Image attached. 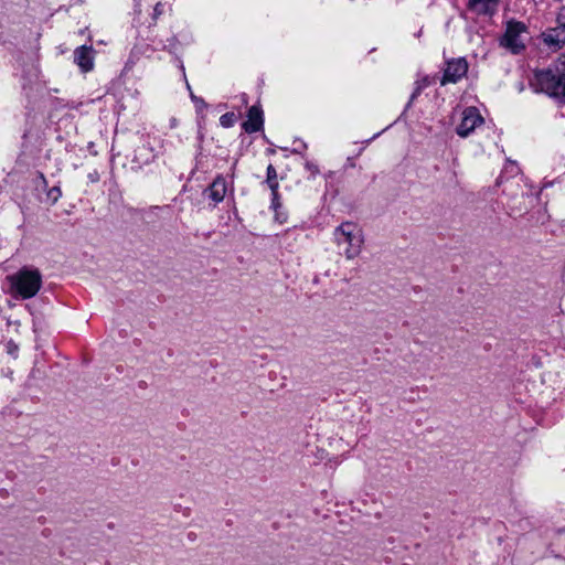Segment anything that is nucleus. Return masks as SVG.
<instances>
[{
  "label": "nucleus",
  "mask_w": 565,
  "mask_h": 565,
  "mask_svg": "<svg viewBox=\"0 0 565 565\" xmlns=\"http://www.w3.org/2000/svg\"><path fill=\"white\" fill-rule=\"evenodd\" d=\"M483 124V117L476 107H467L461 113V119L456 128V132L462 137H468L477 127Z\"/></svg>",
  "instance_id": "nucleus-5"
},
{
  "label": "nucleus",
  "mask_w": 565,
  "mask_h": 565,
  "mask_svg": "<svg viewBox=\"0 0 565 565\" xmlns=\"http://www.w3.org/2000/svg\"><path fill=\"white\" fill-rule=\"evenodd\" d=\"M333 239L341 254L348 260L355 259L364 246V233L362 228L353 222H343L334 228Z\"/></svg>",
  "instance_id": "nucleus-1"
},
{
  "label": "nucleus",
  "mask_w": 565,
  "mask_h": 565,
  "mask_svg": "<svg viewBox=\"0 0 565 565\" xmlns=\"http://www.w3.org/2000/svg\"><path fill=\"white\" fill-rule=\"evenodd\" d=\"M470 7L479 14L492 13L498 4V0H470Z\"/></svg>",
  "instance_id": "nucleus-11"
},
{
  "label": "nucleus",
  "mask_w": 565,
  "mask_h": 565,
  "mask_svg": "<svg viewBox=\"0 0 565 565\" xmlns=\"http://www.w3.org/2000/svg\"><path fill=\"white\" fill-rule=\"evenodd\" d=\"M210 199L215 203H220L224 200L226 192H227V185L226 181L223 177H217L210 188L207 189Z\"/></svg>",
  "instance_id": "nucleus-9"
},
{
  "label": "nucleus",
  "mask_w": 565,
  "mask_h": 565,
  "mask_svg": "<svg viewBox=\"0 0 565 565\" xmlns=\"http://www.w3.org/2000/svg\"><path fill=\"white\" fill-rule=\"evenodd\" d=\"M74 61L82 72L87 73L94 67V55L92 46H79L74 52Z\"/></svg>",
  "instance_id": "nucleus-7"
},
{
  "label": "nucleus",
  "mask_w": 565,
  "mask_h": 565,
  "mask_svg": "<svg viewBox=\"0 0 565 565\" xmlns=\"http://www.w3.org/2000/svg\"><path fill=\"white\" fill-rule=\"evenodd\" d=\"M263 122V111L255 105L249 108L247 120L243 124V128L248 134L256 132L262 129Z\"/></svg>",
  "instance_id": "nucleus-8"
},
{
  "label": "nucleus",
  "mask_w": 565,
  "mask_h": 565,
  "mask_svg": "<svg viewBox=\"0 0 565 565\" xmlns=\"http://www.w3.org/2000/svg\"><path fill=\"white\" fill-rule=\"evenodd\" d=\"M12 289L23 299L34 297L41 288L42 276L38 269L22 268L8 277Z\"/></svg>",
  "instance_id": "nucleus-3"
},
{
  "label": "nucleus",
  "mask_w": 565,
  "mask_h": 565,
  "mask_svg": "<svg viewBox=\"0 0 565 565\" xmlns=\"http://www.w3.org/2000/svg\"><path fill=\"white\" fill-rule=\"evenodd\" d=\"M235 121H236V115L234 113H226V114L222 115L220 118V124L224 128H230V127L234 126Z\"/></svg>",
  "instance_id": "nucleus-13"
},
{
  "label": "nucleus",
  "mask_w": 565,
  "mask_h": 565,
  "mask_svg": "<svg viewBox=\"0 0 565 565\" xmlns=\"http://www.w3.org/2000/svg\"><path fill=\"white\" fill-rule=\"evenodd\" d=\"M267 183L273 192L274 195V204L276 205V196H277V189H278V182H277V172L276 169L269 164L267 168Z\"/></svg>",
  "instance_id": "nucleus-12"
},
{
  "label": "nucleus",
  "mask_w": 565,
  "mask_h": 565,
  "mask_svg": "<svg viewBox=\"0 0 565 565\" xmlns=\"http://www.w3.org/2000/svg\"><path fill=\"white\" fill-rule=\"evenodd\" d=\"M468 72V63L465 58H455L447 63L441 84L456 83Z\"/></svg>",
  "instance_id": "nucleus-6"
},
{
  "label": "nucleus",
  "mask_w": 565,
  "mask_h": 565,
  "mask_svg": "<svg viewBox=\"0 0 565 565\" xmlns=\"http://www.w3.org/2000/svg\"><path fill=\"white\" fill-rule=\"evenodd\" d=\"M49 196L53 199V201H57L61 196V190L58 188H53L49 192Z\"/></svg>",
  "instance_id": "nucleus-16"
},
{
  "label": "nucleus",
  "mask_w": 565,
  "mask_h": 565,
  "mask_svg": "<svg viewBox=\"0 0 565 565\" xmlns=\"http://www.w3.org/2000/svg\"><path fill=\"white\" fill-rule=\"evenodd\" d=\"M558 29L565 33V7L561 9L557 15Z\"/></svg>",
  "instance_id": "nucleus-15"
},
{
  "label": "nucleus",
  "mask_w": 565,
  "mask_h": 565,
  "mask_svg": "<svg viewBox=\"0 0 565 565\" xmlns=\"http://www.w3.org/2000/svg\"><path fill=\"white\" fill-rule=\"evenodd\" d=\"M529 30L525 23L510 19L504 24V31L499 36V46L507 52L518 55L525 50Z\"/></svg>",
  "instance_id": "nucleus-2"
},
{
  "label": "nucleus",
  "mask_w": 565,
  "mask_h": 565,
  "mask_svg": "<svg viewBox=\"0 0 565 565\" xmlns=\"http://www.w3.org/2000/svg\"><path fill=\"white\" fill-rule=\"evenodd\" d=\"M535 79L541 92L565 103V72L541 71L535 74Z\"/></svg>",
  "instance_id": "nucleus-4"
},
{
  "label": "nucleus",
  "mask_w": 565,
  "mask_h": 565,
  "mask_svg": "<svg viewBox=\"0 0 565 565\" xmlns=\"http://www.w3.org/2000/svg\"><path fill=\"white\" fill-rule=\"evenodd\" d=\"M543 40L548 46L561 49L565 43V33L557 28L547 33H544Z\"/></svg>",
  "instance_id": "nucleus-10"
},
{
  "label": "nucleus",
  "mask_w": 565,
  "mask_h": 565,
  "mask_svg": "<svg viewBox=\"0 0 565 565\" xmlns=\"http://www.w3.org/2000/svg\"><path fill=\"white\" fill-rule=\"evenodd\" d=\"M430 83H431V81L427 76L423 77L422 79H418L416 82V87L412 95V98H415V96H417L425 87L430 85Z\"/></svg>",
  "instance_id": "nucleus-14"
},
{
  "label": "nucleus",
  "mask_w": 565,
  "mask_h": 565,
  "mask_svg": "<svg viewBox=\"0 0 565 565\" xmlns=\"http://www.w3.org/2000/svg\"><path fill=\"white\" fill-rule=\"evenodd\" d=\"M162 13V6L161 3H157L154 7V17H158Z\"/></svg>",
  "instance_id": "nucleus-17"
}]
</instances>
